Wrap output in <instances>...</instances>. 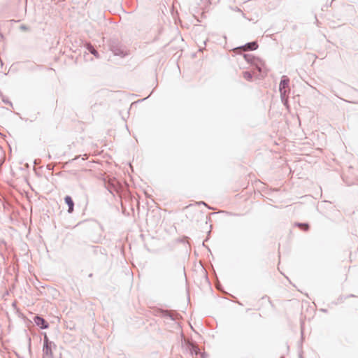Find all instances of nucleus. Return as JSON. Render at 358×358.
Masks as SVG:
<instances>
[{
    "instance_id": "f03ea898",
    "label": "nucleus",
    "mask_w": 358,
    "mask_h": 358,
    "mask_svg": "<svg viewBox=\"0 0 358 358\" xmlns=\"http://www.w3.org/2000/svg\"><path fill=\"white\" fill-rule=\"evenodd\" d=\"M55 344L50 342L46 335L44 336V343L43 348V358H52V348Z\"/></svg>"
},
{
    "instance_id": "f257e3e1",
    "label": "nucleus",
    "mask_w": 358,
    "mask_h": 358,
    "mask_svg": "<svg viewBox=\"0 0 358 358\" xmlns=\"http://www.w3.org/2000/svg\"><path fill=\"white\" fill-rule=\"evenodd\" d=\"M244 58L252 66L259 72L262 76L266 74V69L262 60L254 57L252 54L244 55Z\"/></svg>"
},
{
    "instance_id": "39448f33",
    "label": "nucleus",
    "mask_w": 358,
    "mask_h": 358,
    "mask_svg": "<svg viewBox=\"0 0 358 358\" xmlns=\"http://www.w3.org/2000/svg\"><path fill=\"white\" fill-rule=\"evenodd\" d=\"M258 48L257 44L255 42L249 43L243 47V50H255Z\"/></svg>"
},
{
    "instance_id": "423d86ee",
    "label": "nucleus",
    "mask_w": 358,
    "mask_h": 358,
    "mask_svg": "<svg viewBox=\"0 0 358 358\" xmlns=\"http://www.w3.org/2000/svg\"><path fill=\"white\" fill-rule=\"evenodd\" d=\"M65 202L69 206V213H71L73 210V202L69 196L65 197Z\"/></svg>"
},
{
    "instance_id": "1a4fd4ad",
    "label": "nucleus",
    "mask_w": 358,
    "mask_h": 358,
    "mask_svg": "<svg viewBox=\"0 0 358 358\" xmlns=\"http://www.w3.org/2000/svg\"><path fill=\"white\" fill-rule=\"evenodd\" d=\"M192 352H194L196 355L198 353V349L196 347L192 348Z\"/></svg>"
},
{
    "instance_id": "7ed1b4c3",
    "label": "nucleus",
    "mask_w": 358,
    "mask_h": 358,
    "mask_svg": "<svg viewBox=\"0 0 358 358\" xmlns=\"http://www.w3.org/2000/svg\"><path fill=\"white\" fill-rule=\"evenodd\" d=\"M289 79L286 76H282V80L279 85V90H280V93L281 99L282 101H285V102L287 101V99H286V96H287V88L289 86Z\"/></svg>"
},
{
    "instance_id": "6e6552de",
    "label": "nucleus",
    "mask_w": 358,
    "mask_h": 358,
    "mask_svg": "<svg viewBox=\"0 0 358 358\" xmlns=\"http://www.w3.org/2000/svg\"><path fill=\"white\" fill-rule=\"evenodd\" d=\"M88 50L91 52L92 54L97 57V52L92 47H89Z\"/></svg>"
},
{
    "instance_id": "0eeeda50",
    "label": "nucleus",
    "mask_w": 358,
    "mask_h": 358,
    "mask_svg": "<svg viewBox=\"0 0 358 358\" xmlns=\"http://www.w3.org/2000/svg\"><path fill=\"white\" fill-rule=\"evenodd\" d=\"M243 76L247 80H250L252 78V74L249 72H245L243 73Z\"/></svg>"
},
{
    "instance_id": "20e7f679",
    "label": "nucleus",
    "mask_w": 358,
    "mask_h": 358,
    "mask_svg": "<svg viewBox=\"0 0 358 358\" xmlns=\"http://www.w3.org/2000/svg\"><path fill=\"white\" fill-rule=\"evenodd\" d=\"M34 321L35 324L40 327L41 329H47L48 327L45 321L41 317L36 316L34 319Z\"/></svg>"
}]
</instances>
